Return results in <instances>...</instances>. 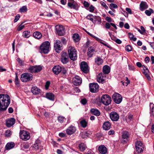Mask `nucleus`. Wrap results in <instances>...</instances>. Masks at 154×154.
<instances>
[{
    "label": "nucleus",
    "instance_id": "nucleus-1",
    "mask_svg": "<svg viewBox=\"0 0 154 154\" xmlns=\"http://www.w3.org/2000/svg\"><path fill=\"white\" fill-rule=\"evenodd\" d=\"M9 97L7 94L0 95V111L5 110L10 103Z\"/></svg>",
    "mask_w": 154,
    "mask_h": 154
},
{
    "label": "nucleus",
    "instance_id": "nucleus-2",
    "mask_svg": "<svg viewBox=\"0 0 154 154\" xmlns=\"http://www.w3.org/2000/svg\"><path fill=\"white\" fill-rule=\"evenodd\" d=\"M68 52L70 59L72 60L76 59L77 51L75 48L72 46H69L68 49Z\"/></svg>",
    "mask_w": 154,
    "mask_h": 154
},
{
    "label": "nucleus",
    "instance_id": "nucleus-3",
    "mask_svg": "<svg viewBox=\"0 0 154 154\" xmlns=\"http://www.w3.org/2000/svg\"><path fill=\"white\" fill-rule=\"evenodd\" d=\"M50 45V43L48 41L43 43L40 47V52L45 54L48 53L49 51Z\"/></svg>",
    "mask_w": 154,
    "mask_h": 154
},
{
    "label": "nucleus",
    "instance_id": "nucleus-4",
    "mask_svg": "<svg viewBox=\"0 0 154 154\" xmlns=\"http://www.w3.org/2000/svg\"><path fill=\"white\" fill-rule=\"evenodd\" d=\"M33 79L32 75L29 73H24L21 75L20 79L23 82L31 81Z\"/></svg>",
    "mask_w": 154,
    "mask_h": 154
},
{
    "label": "nucleus",
    "instance_id": "nucleus-5",
    "mask_svg": "<svg viewBox=\"0 0 154 154\" xmlns=\"http://www.w3.org/2000/svg\"><path fill=\"white\" fill-rule=\"evenodd\" d=\"M101 101L103 104L107 106L111 103V98L108 95L104 94L101 97Z\"/></svg>",
    "mask_w": 154,
    "mask_h": 154
},
{
    "label": "nucleus",
    "instance_id": "nucleus-6",
    "mask_svg": "<svg viewBox=\"0 0 154 154\" xmlns=\"http://www.w3.org/2000/svg\"><path fill=\"white\" fill-rule=\"evenodd\" d=\"M20 138L24 140H27L30 138L29 133L24 130L20 131Z\"/></svg>",
    "mask_w": 154,
    "mask_h": 154
},
{
    "label": "nucleus",
    "instance_id": "nucleus-7",
    "mask_svg": "<svg viewBox=\"0 0 154 154\" xmlns=\"http://www.w3.org/2000/svg\"><path fill=\"white\" fill-rule=\"evenodd\" d=\"M135 147L138 153L142 152L144 149L143 144L140 141H137L136 142Z\"/></svg>",
    "mask_w": 154,
    "mask_h": 154
},
{
    "label": "nucleus",
    "instance_id": "nucleus-8",
    "mask_svg": "<svg viewBox=\"0 0 154 154\" xmlns=\"http://www.w3.org/2000/svg\"><path fill=\"white\" fill-rule=\"evenodd\" d=\"M42 69L40 66H31L28 68L29 72L32 73H36L40 71Z\"/></svg>",
    "mask_w": 154,
    "mask_h": 154
},
{
    "label": "nucleus",
    "instance_id": "nucleus-9",
    "mask_svg": "<svg viewBox=\"0 0 154 154\" xmlns=\"http://www.w3.org/2000/svg\"><path fill=\"white\" fill-rule=\"evenodd\" d=\"M112 98L114 102L117 104L120 103L122 100V96L118 93L114 94L112 95Z\"/></svg>",
    "mask_w": 154,
    "mask_h": 154
},
{
    "label": "nucleus",
    "instance_id": "nucleus-10",
    "mask_svg": "<svg viewBox=\"0 0 154 154\" xmlns=\"http://www.w3.org/2000/svg\"><path fill=\"white\" fill-rule=\"evenodd\" d=\"M84 30L89 35H90L92 37L94 38L96 40H97L98 42H99L100 43L102 44L104 46L107 47L108 48H109V46L108 45V44L106 43H105L104 42H105L102 40L100 39V38H98L94 36V35H93L92 34H91L89 32L86 31L85 29H84Z\"/></svg>",
    "mask_w": 154,
    "mask_h": 154
},
{
    "label": "nucleus",
    "instance_id": "nucleus-11",
    "mask_svg": "<svg viewBox=\"0 0 154 154\" xmlns=\"http://www.w3.org/2000/svg\"><path fill=\"white\" fill-rule=\"evenodd\" d=\"M61 61L63 64L67 63L69 60V58L67 54L65 52H63L61 55Z\"/></svg>",
    "mask_w": 154,
    "mask_h": 154
},
{
    "label": "nucleus",
    "instance_id": "nucleus-12",
    "mask_svg": "<svg viewBox=\"0 0 154 154\" xmlns=\"http://www.w3.org/2000/svg\"><path fill=\"white\" fill-rule=\"evenodd\" d=\"M89 88L91 92H96L98 91L99 86L96 83H90L89 84Z\"/></svg>",
    "mask_w": 154,
    "mask_h": 154
},
{
    "label": "nucleus",
    "instance_id": "nucleus-13",
    "mask_svg": "<svg viewBox=\"0 0 154 154\" xmlns=\"http://www.w3.org/2000/svg\"><path fill=\"white\" fill-rule=\"evenodd\" d=\"M54 48L57 52H58L59 51L61 50L62 49V45L61 42L59 40H56L54 44Z\"/></svg>",
    "mask_w": 154,
    "mask_h": 154
},
{
    "label": "nucleus",
    "instance_id": "nucleus-14",
    "mask_svg": "<svg viewBox=\"0 0 154 154\" xmlns=\"http://www.w3.org/2000/svg\"><path fill=\"white\" fill-rule=\"evenodd\" d=\"M68 1L67 5L69 8L75 9L78 8V4L74 0H68Z\"/></svg>",
    "mask_w": 154,
    "mask_h": 154
},
{
    "label": "nucleus",
    "instance_id": "nucleus-15",
    "mask_svg": "<svg viewBox=\"0 0 154 154\" xmlns=\"http://www.w3.org/2000/svg\"><path fill=\"white\" fill-rule=\"evenodd\" d=\"M80 68L81 70L85 73H87L89 71L88 66L87 63L85 62H81Z\"/></svg>",
    "mask_w": 154,
    "mask_h": 154
},
{
    "label": "nucleus",
    "instance_id": "nucleus-16",
    "mask_svg": "<svg viewBox=\"0 0 154 154\" xmlns=\"http://www.w3.org/2000/svg\"><path fill=\"white\" fill-rule=\"evenodd\" d=\"M109 116L110 118L113 121H117L119 119V115L115 112H111L110 113Z\"/></svg>",
    "mask_w": 154,
    "mask_h": 154
},
{
    "label": "nucleus",
    "instance_id": "nucleus-17",
    "mask_svg": "<svg viewBox=\"0 0 154 154\" xmlns=\"http://www.w3.org/2000/svg\"><path fill=\"white\" fill-rule=\"evenodd\" d=\"M73 84L76 85L78 86L81 84L82 82V79L79 76L76 75L72 79Z\"/></svg>",
    "mask_w": 154,
    "mask_h": 154
},
{
    "label": "nucleus",
    "instance_id": "nucleus-18",
    "mask_svg": "<svg viewBox=\"0 0 154 154\" xmlns=\"http://www.w3.org/2000/svg\"><path fill=\"white\" fill-rule=\"evenodd\" d=\"M56 27V30L58 35L60 36L64 35L65 31L63 26L62 25H57Z\"/></svg>",
    "mask_w": 154,
    "mask_h": 154
},
{
    "label": "nucleus",
    "instance_id": "nucleus-19",
    "mask_svg": "<svg viewBox=\"0 0 154 154\" xmlns=\"http://www.w3.org/2000/svg\"><path fill=\"white\" fill-rule=\"evenodd\" d=\"M105 75L103 73H99L97 77V81L99 82L103 83L105 82Z\"/></svg>",
    "mask_w": 154,
    "mask_h": 154
},
{
    "label": "nucleus",
    "instance_id": "nucleus-20",
    "mask_svg": "<svg viewBox=\"0 0 154 154\" xmlns=\"http://www.w3.org/2000/svg\"><path fill=\"white\" fill-rule=\"evenodd\" d=\"M76 128L73 126H71L66 130V132L68 135H71L75 132L76 131Z\"/></svg>",
    "mask_w": 154,
    "mask_h": 154
},
{
    "label": "nucleus",
    "instance_id": "nucleus-21",
    "mask_svg": "<svg viewBox=\"0 0 154 154\" xmlns=\"http://www.w3.org/2000/svg\"><path fill=\"white\" fill-rule=\"evenodd\" d=\"M95 52V49L94 47H91L89 48L88 50L87 55L89 57H91Z\"/></svg>",
    "mask_w": 154,
    "mask_h": 154
},
{
    "label": "nucleus",
    "instance_id": "nucleus-22",
    "mask_svg": "<svg viewBox=\"0 0 154 154\" xmlns=\"http://www.w3.org/2000/svg\"><path fill=\"white\" fill-rule=\"evenodd\" d=\"M62 70V67L59 65L54 66L52 69V71L55 74H58Z\"/></svg>",
    "mask_w": 154,
    "mask_h": 154
},
{
    "label": "nucleus",
    "instance_id": "nucleus-23",
    "mask_svg": "<svg viewBox=\"0 0 154 154\" xmlns=\"http://www.w3.org/2000/svg\"><path fill=\"white\" fill-rule=\"evenodd\" d=\"M98 150L100 153L106 154L107 152V149L104 145H101L99 147Z\"/></svg>",
    "mask_w": 154,
    "mask_h": 154
},
{
    "label": "nucleus",
    "instance_id": "nucleus-24",
    "mask_svg": "<svg viewBox=\"0 0 154 154\" xmlns=\"http://www.w3.org/2000/svg\"><path fill=\"white\" fill-rule=\"evenodd\" d=\"M15 122V120L14 118L10 119L7 121L6 125L8 127H10L14 124Z\"/></svg>",
    "mask_w": 154,
    "mask_h": 154
},
{
    "label": "nucleus",
    "instance_id": "nucleus-25",
    "mask_svg": "<svg viewBox=\"0 0 154 154\" xmlns=\"http://www.w3.org/2000/svg\"><path fill=\"white\" fill-rule=\"evenodd\" d=\"M110 127L111 123L109 121L105 122L103 124V129L105 130H109Z\"/></svg>",
    "mask_w": 154,
    "mask_h": 154
},
{
    "label": "nucleus",
    "instance_id": "nucleus-26",
    "mask_svg": "<svg viewBox=\"0 0 154 154\" xmlns=\"http://www.w3.org/2000/svg\"><path fill=\"white\" fill-rule=\"evenodd\" d=\"M148 8V5L147 3L145 2L142 1L140 4V10L143 11Z\"/></svg>",
    "mask_w": 154,
    "mask_h": 154
},
{
    "label": "nucleus",
    "instance_id": "nucleus-27",
    "mask_svg": "<svg viewBox=\"0 0 154 154\" xmlns=\"http://www.w3.org/2000/svg\"><path fill=\"white\" fill-rule=\"evenodd\" d=\"M103 60L100 57H97L95 59V63L98 65H102L103 63Z\"/></svg>",
    "mask_w": 154,
    "mask_h": 154
},
{
    "label": "nucleus",
    "instance_id": "nucleus-28",
    "mask_svg": "<svg viewBox=\"0 0 154 154\" xmlns=\"http://www.w3.org/2000/svg\"><path fill=\"white\" fill-rule=\"evenodd\" d=\"M110 72V68L107 65L104 66L103 68V72L104 74H108Z\"/></svg>",
    "mask_w": 154,
    "mask_h": 154
},
{
    "label": "nucleus",
    "instance_id": "nucleus-29",
    "mask_svg": "<svg viewBox=\"0 0 154 154\" xmlns=\"http://www.w3.org/2000/svg\"><path fill=\"white\" fill-rule=\"evenodd\" d=\"M41 146L40 141L39 140H36L35 143L33 145L35 150H37L39 149V147Z\"/></svg>",
    "mask_w": 154,
    "mask_h": 154
},
{
    "label": "nucleus",
    "instance_id": "nucleus-30",
    "mask_svg": "<svg viewBox=\"0 0 154 154\" xmlns=\"http://www.w3.org/2000/svg\"><path fill=\"white\" fill-rule=\"evenodd\" d=\"M90 112L91 114L97 116H99L100 114V112L97 109H91Z\"/></svg>",
    "mask_w": 154,
    "mask_h": 154
},
{
    "label": "nucleus",
    "instance_id": "nucleus-31",
    "mask_svg": "<svg viewBox=\"0 0 154 154\" xmlns=\"http://www.w3.org/2000/svg\"><path fill=\"white\" fill-rule=\"evenodd\" d=\"M31 91L34 94H38L41 91V90L36 87H33L32 88Z\"/></svg>",
    "mask_w": 154,
    "mask_h": 154
},
{
    "label": "nucleus",
    "instance_id": "nucleus-32",
    "mask_svg": "<svg viewBox=\"0 0 154 154\" xmlns=\"http://www.w3.org/2000/svg\"><path fill=\"white\" fill-rule=\"evenodd\" d=\"M14 146L15 144L14 143H8L6 145L5 148L7 150H9L14 147Z\"/></svg>",
    "mask_w": 154,
    "mask_h": 154
},
{
    "label": "nucleus",
    "instance_id": "nucleus-33",
    "mask_svg": "<svg viewBox=\"0 0 154 154\" xmlns=\"http://www.w3.org/2000/svg\"><path fill=\"white\" fill-rule=\"evenodd\" d=\"M72 38L73 40L75 42H78L80 40L79 36L77 33L74 34L73 35Z\"/></svg>",
    "mask_w": 154,
    "mask_h": 154
},
{
    "label": "nucleus",
    "instance_id": "nucleus-34",
    "mask_svg": "<svg viewBox=\"0 0 154 154\" xmlns=\"http://www.w3.org/2000/svg\"><path fill=\"white\" fill-rule=\"evenodd\" d=\"M33 36L35 38L40 39L42 37V34L38 32H35L33 33Z\"/></svg>",
    "mask_w": 154,
    "mask_h": 154
},
{
    "label": "nucleus",
    "instance_id": "nucleus-35",
    "mask_svg": "<svg viewBox=\"0 0 154 154\" xmlns=\"http://www.w3.org/2000/svg\"><path fill=\"white\" fill-rule=\"evenodd\" d=\"M129 137V133L126 131H124L122 132V137L124 139H128Z\"/></svg>",
    "mask_w": 154,
    "mask_h": 154
},
{
    "label": "nucleus",
    "instance_id": "nucleus-36",
    "mask_svg": "<svg viewBox=\"0 0 154 154\" xmlns=\"http://www.w3.org/2000/svg\"><path fill=\"white\" fill-rule=\"evenodd\" d=\"M46 97L49 100H53L54 99V95L51 93H48L46 94Z\"/></svg>",
    "mask_w": 154,
    "mask_h": 154
},
{
    "label": "nucleus",
    "instance_id": "nucleus-37",
    "mask_svg": "<svg viewBox=\"0 0 154 154\" xmlns=\"http://www.w3.org/2000/svg\"><path fill=\"white\" fill-rule=\"evenodd\" d=\"M30 35V32L28 31H26L23 32V36L24 37L28 38Z\"/></svg>",
    "mask_w": 154,
    "mask_h": 154
},
{
    "label": "nucleus",
    "instance_id": "nucleus-38",
    "mask_svg": "<svg viewBox=\"0 0 154 154\" xmlns=\"http://www.w3.org/2000/svg\"><path fill=\"white\" fill-rule=\"evenodd\" d=\"M79 147L80 150L83 151L86 149V146L84 143H82L79 145Z\"/></svg>",
    "mask_w": 154,
    "mask_h": 154
},
{
    "label": "nucleus",
    "instance_id": "nucleus-39",
    "mask_svg": "<svg viewBox=\"0 0 154 154\" xmlns=\"http://www.w3.org/2000/svg\"><path fill=\"white\" fill-rule=\"evenodd\" d=\"M57 119L58 122L60 123H63L66 120L64 117L61 116H59Z\"/></svg>",
    "mask_w": 154,
    "mask_h": 154
},
{
    "label": "nucleus",
    "instance_id": "nucleus-40",
    "mask_svg": "<svg viewBox=\"0 0 154 154\" xmlns=\"http://www.w3.org/2000/svg\"><path fill=\"white\" fill-rule=\"evenodd\" d=\"M81 136L83 138H85L88 137L89 135L86 131H84L81 133Z\"/></svg>",
    "mask_w": 154,
    "mask_h": 154
},
{
    "label": "nucleus",
    "instance_id": "nucleus-41",
    "mask_svg": "<svg viewBox=\"0 0 154 154\" xmlns=\"http://www.w3.org/2000/svg\"><path fill=\"white\" fill-rule=\"evenodd\" d=\"M81 126L83 128H85L87 125V122L85 120H83L80 122Z\"/></svg>",
    "mask_w": 154,
    "mask_h": 154
},
{
    "label": "nucleus",
    "instance_id": "nucleus-42",
    "mask_svg": "<svg viewBox=\"0 0 154 154\" xmlns=\"http://www.w3.org/2000/svg\"><path fill=\"white\" fill-rule=\"evenodd\" d=\"M27 11V7L24 6L21 7L19 9V11L20 13H24L26 12Z\"/></svg>",
    "mask_w": 154,
    "mask_h": 154
},
{
    "label": "nucleus",
    "instance_id": "nucleus-43",
    "mask_svg": "<svg viewBox=\"0 0 154 154\" xmlns=\"http://www.w3.org/2000/svg\"><path fill=\"white\" fill-rule=\"evenodd\" d=\"M94 17L93 16V15L91 14H90L88 15L86 17V19H87L88 20H90L93 23H94Z\"/></svg>",
    "mask_w": 154,
    "mask_h": 154
},
{
    "label": "nucleus",
    "instance_id": "nucleus-44",
    "mask_svg": "<svg viewBox=\"0 0 154 154\" xmlns=\"http://www.w3.org/2000/svg\"><path fill=\"white\" fill-rule=\"evenodd\" d=\"M94 18L95 19L94 21L97 22V23L100 24L101 22V19L100 17L99 16H95Z\"/></svg>",
    "mask_w": 154,
    "mask_h": 154
},
{
    "label": "nucleus",
    "instance_id": "nucleus-45",
    "mask_svg": "<svg viewBox=\"0 0 154 154\" xmlns=\"http://www.w3.org/2000/svg\"><path fill=\"white\" fill-rule=\"evenodd\" d=\"M128 35L130 40H133L134 41H135L137 40V38L136 37H134V35L131 33L130 32L128 33Z\"/></svg>",
    "mask_w": 154,
    "mask_h": 154
},
{
    "label": "nucleus",
    "instance_id": "nucleus-46",
    "mask_svg": "<svg viewBox=\"0 0 154 154\" xmlns=\"http://www.w3.org/2000/svg\"><path fill=\"white\" fill-rule=\"evenodd\" d=\"M153 13V11L152 9H149V10H146L145 11V14L148 16H150L152 13Z\"/></svg>",
    "mask_w": 154,
    "mask_h": 154
},
{
    "label": "nucleus",
    "instance_id": "nucleus-47",
    "mask_svg": "<svg viewBox=\"0 0 154 154\" xmlns=\"http://www.w3.org/2000/svg\"><path fill=\"white\" fill-rule=\"evenodd\" d=\"M12 132L11 131L9 130H7L5 133V135L6 137H9L11 135Z\"/></svg>",
    "mask_w": 154,
    "mask_h": 154
},
{
    "label": "nucleus",
    "instance_id": "nucleus-48",
    "mask_svg": "<svg viewBox=\"0 0 154 154\" xmlns=\"http://www.w3.org/2000/svg\"><path fill=\"white\" fill-rule=\"evenodd\" d=\"M82 3L85 8H88L90 6V3L86 1H84Z\"/></svg>",
    "mask_w": 154,
    "mask_h": 154
},
{
    "label": "nucleus",
    "instance_id": "nucleus-49",
    "mask_svg": "<svg viewBox=\"0 0 154 154\" xmlns=\"http://www.w3.org/2000/svg\"><path fill=\"white\" fill-rule=\"evenodd\" d=\"M126 80L127 81V82H123L122 81H121V82L122 83V84L123 85H125V86H127L130 83V81L128 79V78L127 77H126Z\"/></svg>",
    "mask_w": 154,
    "mask_h": 154
},
{
    "label": "nucleus",
    "instance_id": "nucleus-50",
    "mask_svg": "<svg viewBox=\"0 0 154 154\" xmlns=\"http://www.w3.org/2000/svg\"><path fill=\"white\" fill-rule=\"evenodd\" d=\"M23 23H22L17 28V30L18 31H20L24 27V25H22Z\"/></svg>",
    "mask_w": 154,
    "mask_h": 154
},
{
    "label": "nucleus",
    "instance_id": "nucleus-51",
    "mask_svg": "<svg viewBox=\"0 0 154 154\" xmlns=\"http://www.w3.org/2000/svg\"><path fill=\"white\" fill-rule=\"evenodd\" d=\"M133 118V115L131 114L129 115L127 119V121L129 122H130L131 121V119Z\"/></svg>",
    "mask_w": 154,
    "mask_h": 154
},
{
    "label": "nucleus",
    "instance_id": "nucleus-52",
    "mask_svg": "<svg viewBox=\"0 0 154 154\" xmlns=\"http://www.w3.org/2000/svg\"><path fill=\"white\" fill-rule=\"evenodd\" d=\"M125 50L127 51H131L132 48L131 46L130 45H127L125 48Z\"/></svg>",
    "mask_w": 154,
    "mask_h": 154
},
{
    "label": "nucleus",
    "instance_id": "nucleus-53",
    "mask_svg": "<svg viewBox=\"0 0 154 154\" xmlns=\"http://www.w3.org/2000/svg\"><path fill=\"white\" fill-rule=\"evenodd\" d=\"M95 8L92 5H91L89 8V11L91 12H93L94 11Z\"/></svg>",
    "mask_w": 154,
    "mask_h": 154
},
{
    "label": "nucleus",
    "instance_id": "nucleus-54",
    "mask_svg": "<svg viewBox=\"0 0 154 154\" xmlns=\"http://www.w3.org/2000/svg\"><path fill=\"white\" fill-rule=\"evenodd\" d=\"M140 30L141 31V34L144 35L145 33L146 30L143 26H141L140 27Z\"/></svg>",
    "mask_w": 154,
    "mask_h": 154
},
{
    "label": "nucleus",
    "instance_id": "nucleus-55",
    "mask_svg": "<svg viewBox=\"0 0 154 154\" xmlns=\"http://www.w3.org/2000/svg\"><path fill=\"white\" fill-rule=\"evenodd\" d=\"M20 17V16L19 14H17L15 17V18L14 20V22H16L19 19Z\"/></svg>",
    "mask_w": 154,
    "mask_h": 154
},
{
    "label": "nucleus",
    "instance_id": "nucleus-56",
    "mask_svg": "<svg viewBox=\"0 0 154 154\" xmlns=\"http://www.w3.org/2000/svg\"><path fill=\"white\" fill-rule=\"evenodd\" d=\"M151 116H154V107H152L150 111Z\"/></svg>",
    "mask_w": 154,
    "mask_h": 154
},
{
    "label": "nucleus",
    "instance_id": "nucleus-57",
    "mask_svg": "<svg viewBox=\"0 0 154 154\" xmlns=\"http://www.w3.org/2000/svg\"><path fill=\"white\" fill-rule=\"evenodd\" d=\"M110 7L111 8H117L118 7L117 5L114 3H111L110 4Z\"/></svg>",
    "mask_w": 154,
    "mask_h": 154
},
{
    "label": "nucleus",
    "instance_id": "nucleus-58",
    "mask_svg": "<svg viewBox=\"0 0 154 154\" xmlns=\"http://www.w3.org/2000/svg\"><path fill=\"white\" fill-rule=\"evenodd\" d=\"M142 67L145 72L144 73H148L149 72V71L147 69L145 66L143 65L142 66Z\"/></svg>",
    "mask_w": 154,
    "mask_h": 154
},
{
    "label": "nucleus",
    "instance_id": "nucleus-59",
    "mask_svg": "<svg viewBox=\"0 0 154 154\" xmlns=\"http://www.w3.org/2000/svg\"><path fill=\"white\" fill-rule=\"evenodd\" d=\"M24 149H27L29 148V146L28 144H25L22 145Z\"/></svg>",
    "mask_w": 154,
    "mask_h": 154
},
{
    "label": "nucleus",
    "instance_id": "nucleus-60",
    "mask_svg": "<svg viewBox=\"0 0 154 154\" xmlns=\"http://www.w3.org/2000/svg\"><path fill=\"white\" fill-rule=\"evenodd\" d=\"M15 84L16 85H17L19 84V79L17 76V74H16V76L15 80Z\"/></svg>",
    "mask_w": 154,
    "mask_h": 154
},
{
    "label": "nucleus",
    "instance_id": "nucleus-61",
    "mask_svg": "<svg viewBox=\"0 0 154 154\" xmlns=\"http://www.w3.org/2000/svg\"><path fill=\"white\" fill-rule=\"evenodd\" d=\"M50 85V82L49 81H47L46 82L45 85V88L46 89H48Z\"/></svg>",
    "mask_w": 154,
    "mask_h": 154
},
{
    "label": "nucleus",
    "instance_id": "nucleus-62",
    "mask_svg": "<svg viewBox=\"0 0 154 154\" xmlns=\"http://www.w3.org/2000/svg\"><path fill=\"white\" fill-rule=\"evenodd\" d=\"M81 102L83 105H85L87 102V100L85 99H82L81 100Z\"/></svg>",
    "mask_w": 154,
    "mask_h": 154
},
{
    "label": "nucleus",
    "instance_id": "nucleus-63",
    "mask_svg": "<svg viewBox=\"0 0 154 154\" xmlns=\"http://www.w3.org/2000/svg\"><path fill=\"white\" fill-rule=\"evenodd\" d=\"M62 72L64 74H66L67 72V70L65 69L63 67L62 68Z\"/></svg>",
    "mask_w": 154,
    "mask_h": 154
},
{
    "label": "nucleus",
    "instance_id": "nucleus-64",
    "mask_svg": "<svg viewBox=\"0 0 154 154\" xmlns=\"http://www.w3.org/2000/svg\"><path fill=\"white\" fill-rule=\"evenodd\" d=\"M125 10L129 14H132L131 10L130 8H126Z\"/></svg>",
    "mask_w": 154,
    "mask_h": 154
}]
</instances>
